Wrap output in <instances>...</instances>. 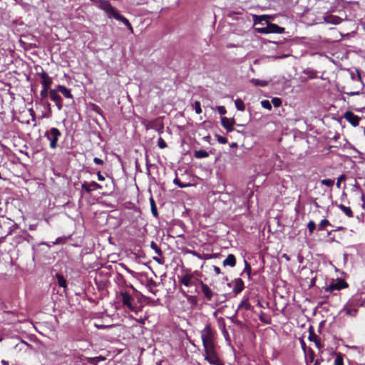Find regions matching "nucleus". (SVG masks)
Listing matches in <instances>:
<instances>
[{
	"label": "nucleus",
	"instance_id": "24",
	"mask_svg": "<svg viewBox=\"0 0 365 365\" xmlns=\"http://www.w3.org/2000/svg\"><path fill=\"white\" fill-rule=\"evenodd\" d=\"M56 277L57 279L58 286L66 289L67 287V282L64 277L62 274L58 273L56 274Z\"/></svg>",
	"mask_w": 365,
	"mask_h": 365
},
{
	"label": "nucleus",
	"instance_id": "48",
	"mask_svg": "<svg viewBox=\"0 0 365 365\" xmlns=\"http://www.w3.org/2000/svg\"><path fill=\"white\" fill-rule=\"evenodd\" d=\"M217 109L218 113L220 115H225L227 113V110H226V109H225V108L224 106H218L217 108Z\"/></svg>",
	"mask_w": 365,
	"mask_h": 365
},
{
	"label": "nucleus",
	"instance_id": "45",
	"mask_svg": "<svg viewBox=\"0 0 365 365\" xmlns=\"http://www.w3.org/2000/svg\"><path fill=\"white\" fill-rule=\"evenodd\" d=\"M185 252L186 254H190V255H192V256L194 257H196L199 259V257H200V254L198 253L197 252L195 251V250H186L185 251Z\"/></svg>",
	"mask_w": 365,
	"mask_h": 365
},
{
	"label": "nucleus",
	"instance_id": "14",
	"mask_svg": "<svg viewBox=\"0 0 365 365\" xmlns=\"http://www.w3.org/2000/svg\"><path fill=\"white\" fill-rule=\"evenodd\" d=\"M38 75L41 77V78L42 80L41 81L42 86L45 87V88H50V86L52 84L53 81H52V78L48 75V73H46L45 71H42V72L38 73Z\"/></svg>",
	"mask_w": 365,
	"mask_h": 365
},
{
	"label": "nucleus",
	"instance_id": "8",
	"mask_svg": "<svg viewBox=\"0 0 365 365\" xmlns=\"http://www.w3.org/2000/svg\"><path fill=\"white\" fill-rule=\"evenodd\" d=\"M57 89H51L49 91V97L52 101H53L58 110L63 108V99L61 96L58 93Z\"/></svg>",
	"mask_w": 365,
	"mask_h": 365
},
{
	"label": "nucleus",
	"instance_id": "58",
	"mask_svg": "<svg viewBox=\"0 0 365 365\" xmlns=\"http://www.w3.org/2000/svg\"><path fill=\"white\" fill-rule=\"evenodd\" d=\"M310 78H314L317 77L316 73L314 71L310 72L309 75Z\"/></svg>",
	"mask_w": 365,
	"mask_h": 365
},
{
	"label": "nucleus",
	"instance_id": "34",
	"mask_svg": "<svg viewBox=\"0 0 365 365\" xmlns=\"http://www.w3.org/2000/svg\"><path fill=\"white\" fill-rule=\"evenodd\" d=\"M344 310L346 314L350 316H355L358 311L356 309L350 307L349 306H346Z\"/></svg>",
	"mask_w": 365,
	"mask_h": 365
},
{
	"label": "nucleus",
	"instance_id": "55",
	"mask_svg": "<svg viewBox=\"0 0 365 365\" xmlns=\"http://www.w3.org/2000/svg\"><path fill=\"white\" fill-rule=\"evenodd\" d=\"M323 361V359H317L316 361H314V363L313 365H321L322 362Z\"/></svg>",
	"mask_w": 365,
	"mask_h": 365
},
{
	"label": "nucleus",
	"instance_id": "50",
	"mask_svg": "<svg viewBox=\"0 0 365 365\" xmlns=\"http://www.w3.org/2000/svg\"><path fill=\"white\" fill-rule=\"evenodd\" d=\"M244 272H247V274L250 276V272H251V267L248 262L245 261V267Z\"/></svg>",
	"mask_w": 365,
	"mask_h": 365
},
{
	"label": "nucleus",
	"instance_id": "42",
	"mask_svg": "<svg viewBox=\"0 0 365 365\" xmlns=\"http://www.w3.org/2000/svg\"><path fill=\"white\" fill-rule=\"evenodd\" d=\"M158 145L160 149H164L168 147L167 143L162 137H159L158 140Z\"/></svg>",
	"mask_w": 365,
	"mask_h": 365
},
{
	"label": "nucleus",
	"instance_id": "20",
	"mask_svg": "<svg viewBox=\"0 0 365 365\" xmlns=\"http://www.w3.org/2000/svg\"><path fill=\"white\" fill-rule=\"evenodd\" d=\"M156 287H157V283L155 280H153V279H149L147 280L146 287L148 288L149 292H151L154 295H156V293L158 292V290L154 289V288Z\"/></svg>",
	"mask_w": 365,
	"mask_h": 365
},
{
	"label": "nucleus",
	"instance_id": "35",
	"mask_svg": "<svg viewBox=\"0 0 365 365\" xmlns=\"http://www.w3.org/2000/svg\"><path fill=\"white\" fill-rule=\"evenodd\" d=\"M328 225H331L329 221L327 219H324L321 220L320 223L319 224L318 229L319 230H324Z\"/></svg>",
	"mask_w": 365,
	"mask_h": 365
},
{
	"label": "nucleus",
	"instance_id": "12",
	"mask_svg": "<svg viewBox=\"0 0 365 365\" xmlns=\"http://www.w3.org/2000/svg\"><path fill=\"white\" fill-rule=\"evenodd\" d=\"M81 187L87 193H90L91 191H93V190L102 189V186L94 181H93L91 182H87L85 181L82 183Z\"/></svg>",
	"mask_w": 365,
	"mask_h": 365
},
{
	"label": "nucleus",
	"instance_id": "62",
	"mask_svg": "<svg viewBox=\"0 0 365 365\" xmlns=\"http://www.w3.org/2000/svg\"><path fill=\"white\" fill-rule=\"evenodd\" d=\"M6 315H8V316H9V315L14 316V312H6Z\"/></svg>",
	"mask_w": 365,
	"mask_h": 365
},
{
	"label": "nucleus",
	"instance_id": "15",
	"mask_svg": "<svg viewBox=\"0 0 365 365\" xmlns=\"http://www.w3.org/2000/svg\"><path fill=\"white\" fill-rule=\"evenodd\" d=\"M308 339L311 341H314L316 344V346L318 349H321L322 345L320 342V339L318 336L315 334L314 330L312 326L309 328V336Z\"/></svg>",
	"mask_w": 365,
	"mask_h": 365
},
{
	"label": "nucleus",
	"instance_id": "9",
	"mask_svg": "<svg viewBox=\"0 0 365 365\" xmlns=\"http://www.w3.org/2000/svg\"><path fill=\"white\" fill-rule=\"evenodd\" d=\"M195 280H197V279H195L194 274L188 270L185 274L180 278L179 282L184 286L189 287L194 285Z\"/></svg>",
	"mask_w": 365,
	"mask_h": 365
},
{
	"label": "nucleus",
	"instance_id": "1",
	"mask_svg": "<svg viewBox=\"0 0 365 365\" xmlns=\"http://www.w3.org/2000/svg\"><path fill=\"white\" fill-rule=\"evenodd\" d=\"M98 8L104 11L109 19H115L118 21H121L131 33H133V29L132 25L128 19L121 15L109 2L108 0H99Z\"/></svg>",
	"mask_w": 365,
	"mask_h": 365
},
{
	"label": "nucleus",
	"instance_id": "44",
	"mask_svg": "<svg viewBox=\"0 0 365 365\" xmlns=\"http://www.w3.org/2000/svg\"><path fill=\"white\" fill-rule=\"evenodd\" d=\"M91 108L93 111L102 115V110L98 105L93 103L91 104Z\"/></svg>",
	"mask_w": 365,
	"mask_h": 365
},
{
	"label": "nucleus",
	"instance_id": "54",
	"mask_svg": "<svg viewBox=\"0 0 365 365\" xmlns=\"http://www.w3.org/2000/svg\"><path fill=\"white\" fill-rule=\"evenodd\" d=\"M213 269L216 274H220L221 273V269L219 267L214 266Z\"/></svg>",
	"mask_w": 365,
	"mask_h": 365
},
{
	"label": "nucleus",
	"instance_id": "2",
	"mask_svg": "<svg viewBox=\"0 0 365 365\" xmlns=\"http://www.w3.org/2000/svg\"><path fill=\"white\" fill-rule=\"evenodd\" d=\"M268 18L269 16L266 15L253 16L254 24L256 26L255 29L258 33H274V24L269 22Z\"/></svg>",
	"mask_w": 365,
	"mask_h": 365
},
{
	"label": "nucleus",
	"instance_id": "10",
	"mask_svg": "<svg viewBox=\"0 0 365 365\" xmlns=\"http://www.w3.org/2000/svg\"><path fill=\"white\" fill-rule=\"evenodd\" d=\"M73 361L75 364H85L86 362L91 363V364H95L96 358L86 357L83 354H73Z\"/></svg>",
	"mask_w": 365,
	"mask_h": 365
},
{
	"label": "nucleus",
	"instance_id": "56",
	"mask_svg": "<svg viewBox=\"0 0 365 365\" xmlns=\"http://www.w3.org/2000/svg\"><path fill=\"white\" fill-rule=\"evenodd\" d=\"M98 179L100 181H103L105 180V178L101 175V172H98L97 174Z\"/></svg>",
	"mask_w": 365,
	"mask_h": 365
},
{
	"label": "nucleus",
	"instance_id": "32",
	"mask_svg": "<svg viewBox=\"0 0 365 365\" xmlns=\"http://www.w3.org/2000/svg\"><path fill=\"white\" fill-rule=\"evenodd\" d=\"M150 247L152 248V250H153L155 251V252L158 255L161 256L163 255V252H162L161 249L158 247V245L155 242H153V241L151 242Z\"/></svg>",
	"mask_w": 365,
	"mask_h": 365
},
{
	"label": "nucleus",
	"instance_id": "64",
	"mask_svg": "<svg viewBox=\"0 0 365 365\" xmlns=\"http://www.w3.org/2000/svg\"><path fill=\"white\" fill-rule=\"evenodd\" d=\"M163 126L162 125V127L159 129L158 132L160 133H162L163 132Z\"/></svg>",
	"mask_w": 365,
	"mask_h": 365
},
{
	"label": "nucleus",
	"instance_id": "57",
	"mask_svg": "<svg viewBox=\"0 0 365 365\" xmlns=\"http://www.w3.org/2000/svg\"><path fill=\"white\" fill-rule=\"evenodd\" d=\"M345 179H346L345 175H340V176L338 178V179H337V180H338L339 181L341 182V181H343V180H345Z\"/></svg>",
	"mask_w": 365,
	"mask_h": 365
},
{
	"label": "nucleus",
	"instance_id": "53",
	"mask_svg": "<svg viewBox=\"0 0 365 365\" xmlns=\"http://www.w3.org/2000/svg\"><path fill=\"white\" fill-rule=\"evenodd\" d=\"M282 105V100L279 98L275 97V108H279Z\"/></svg>",
	"mask_w": 365,
	"mask_h": 365
},
{
	"label": "nucleus",
	"instance_id": "40",
	"mask_svg": "<svg viewBox=\"0 0 365 365\" xmlns=\"http://www.w3.org/2000/svg\"><path fill=\"white\" fill-rule=\"evenodd\" d=\"M321 183L331 187L334 185V180L331 179H324L321 180Z\"/></svg>",
	"mask_w": 365,
	"mask_h": 365
},
{
	"label": "nucleus",
	"instance_id": "7",
	"mask_svg": "<svg viewBox=\"0 0 365 365\" xmlns=\"http://www.w3.org/2000/svg\"><path fill=\"white\" fill-rule=\"evenodd\" d=\"M349 287V284L343 279H337L335 282L330 284L326 289V292H333L335 290H341Z\"/></svg>",
	"mask_w": 365,
	"mask_h": 365
},
{
	"label": "nucleus",
	"instance_id": "5",
	"mask_svg": "<svg viewBox=\"0 0 365 365\" xmlns=\"http://www.w3.org/2000/svg\"><path fill=\"white\" fill-rule=\"evenodd\" d=\"M60 136H61V133L56 128H51L49 130L45 133V137H46L49 140V145L52 149L57 148L58 141Z\"/></svg>",
	"mask_w": 365,
	"mask_h": 365
},
{
	"label": "nucleus",
	"instance_id": "33",
	"mask_svg": "<svg viewBox=\"0 0 365 365\" xmlns=\"http://www.w3.org/2000/svg\"><path fill=\"white\" fill-rule=\"evenodd\" d=\"M51 89L49 88L43 87L42 90L40 92L41 101H43L48 96H49V91Z\"/></svg>",
	"mask_w": 365,
	"mask_h": 365
},
{
	"label": "nucleus",
	"instance_id": "19",
	"mask_svg": "<svg viewBox=\"0 0 365 365\" xmlns=\"http://www.w3.org/2000/svg\"><path fill=\"white\" fill-rule=\"evenodd\" d=\"M222 264L224 266H230L232 267H235L236 264L235 256L232 254L228 255L227 258L223 261Z\"/></svg>",
	"mask_w": 365,
	"mask_h": 365
},
{
	"label": "nucleus",
	"instance_id": "41",
	"mask_svg": "<svg viewBox=\"0 0 365 365\" xmlns=\"http://www.w3.org/2000/svg\"><path fill=\"white\" fill-rule=\"evenodd\" d=\"M334 365H344V359L341 354L335 358Z\"/></svg>",
	"mask_w": 365,
	"mask_h": 365
},
{
	"label": "nucleus",
	"instance_id": "60",
	"mask_svg": "<svg viewBox=\"0 0 365 365\" xmlns=\"http://www.w3.org/2000/svg\"><path fill=\"white\" fill-rule=\"evenodd\" d=\"M62 241V238L61 237H58L56 240V242H54V244L57 245V244H60Z\"/></svg>",
	"mask_w": 365,
	"mask_h": 365
},
{
	"label": "nucleus",
	"instance_id": "13",
	"mask_svg": "<svg viewBox=\"0 0 365 365\" xmlns=\"http://www.w3.org/2000/svg\"><path fill=\"white\" fill-rule=\"evenodd\" d=\"M200 287L202 292L207 301H211L212 297L214 295V292L210 289V288L205 284L202 281H200Z\"/></svg>",
	"mask_w": 365,
	"mask_h": 365
},
{
	"label": "nucleus",
	"instance_id": "37",
	"mask_svg": "<svg viewBox=\"0 0 365 365\" xmlns=\"http://www.w3.org/2000/svg\"><path fill=\"white\" fill-rule=\"evenodd\" d=\"M254 85L259 86H265L267 85V82L265 81H261L259 79L252 78L250 81Z\"/></svg>",
	"mask_w": 365,
	"mask_h": 365
},
{
	"label": "nucleus",
	"instance_id": "6",
	"mask_svg": "<svg viewBox=\"0 0 365 365\" xmlns=\"http://www.w3.org/2000/svg\"><path fill=\"white\" fill-rule=\"evenodd\" d=\"M123 305L128 307L132 312H137V307L133 304V297L126 292L120 293Z\"/></svg>",
	"mask_w": 365,
	"mask_h": 365
},
{
	"label": "nucleus",
	"instance_id": "63",
	"mask_svg": "<svg viewBox=\"0 0 365 365\" xmlns=\"http://www.w3.org/2000/svg\"><path fill=\"white\" fill-rule=\"evenodd\" d=\"M340 185H341V182H340V181H339V180H337V182H336V186H337L338 187H340Z\"/></svg>",
	"mask_w": 365,
	"mask_h": 365
},
{
	"label": "nucleus",
	"instance_id": "59",
	"mask_svg": "<svg viewBox=\"0 0 365 365\" xmlns=\"http://www.w3.org/2000/svg\"><path fill=\"white\" fill-rule=\"evenodd\" d=\"M301 345H302V348L303 349V350L305 351L306 344L304 340H301Z\"/></svg>",
	"mask_w": 365,
	"mask_h": 365
},
{
	"label": "nucleus",
	"instance_id": "22",
	"mask_svg": "<svg viewBox=\"0 0 365 365\" xmlns=\"http://www.w3.org/2000/svg\"><path fill=\"white\" fill-rule=\"evenodd\" d=\"M337 207L347 216L348 217H352L354 216L353 211L349 207H346L343 204H339Z\"/></svg>",
	"mask_w": 365,
	"mask_h": 365
},
{
	"label": "nucleus",
	"instance_id": "47",
	"mask_svg": "<svg viewBox=\"0 0 365 365\" xmlns=\"http://www.w3.org/2000/svg\"><path fill=\"white\" fill-rule=\"evenodd\" d=\"M217 141L220 143H222V144H226L227 143V140L226 138L225 137H222L221 135H217Z\"/></svg>",
	"mask_w": 365,
	"mask_h": 365
},
{
	"label": "nucleus",
	"instance_id": "23",
	"mask_svg": "<svg viewBox=\"0 0 365 365\" xmlns=\"http://www.w3.org/2000/svg\"><path fill=\"white\" fill-rule=\"evenodd\" d=\"M182 293L184 297H186L187 301L188 303L192 306H196L197 303V299L196 296L194 295H188L186 294L185 291H182Z\"/></svg>",
	"mask_w": 365,
	"mask_h": 365
},
{
	"label": "nucleus",
	"instance_id": "38",
	"mask_svg": "<svg viewBox=\"0 0 365 365\" xmlns=\"http://www.w3.org/2000/svg\"><path fill=\"white\" fill-rule=\"evenodd\" d=\"M240 308H245L246 310H250L251 308V305L248 302V299L243 300L239 305Z\"/></svg>",
	"mask_w": 365,
	"mask_h": 365
},
{
	"label": "nucleus",
	"instance_id": "28",
	"mask_svg": "<svg viewBox=\"0 0 365 365\" xmlns=\"http://www.w3.org/2000/svg\"><path fill=\"white\" fill-rule=\"evenodd\" d=\"M116 282L120 286H125L126 280L125 279L123 275L120 273H118L115 277Z\"/></svg>",
	"mask_w": 365,
	"mask_h": 365
},
{
	"label": "nucleus",
	"instance_id": "46",
	"mask_svg": "<svg viewBox=\"0 0 365 365\" xmlns=\"http://www.w3.org/2000/svg\"><path fill=\"white\" fill-rule=\"evenodd\" d=\"M174 182H175V184L178 185L179 187H181V188L185 187L187 186V185L183 184L182 182H181L180 179H178V178H175Z\"/></svg>",
	"mask_w": 365,
	"mask_h": 365
},
{
	"label": "nucleus",
	"instance_id": "29",
	"mask_svg": "<svg viewBox=\"0 0 365 365\" xmlns=\"http://www.w3.org/2000/svg\"><path fill=\"white\" fill-rule=\"evenodd\" d=\"M259 319L262 322L265 324H270L272 322L271 317L264 312L261 313V314L259 315Z\"/></svg>",
	"mask_w": 365,
	"mask_h": 365
},
{
	"label": "nucleus",
	"instance_id": "18",
	"mask_svg": "<svg viewBox=\"0 0 365 365\" xmlns=\"http://www.w3.org/2000/svg\"><path fill=\"white\" fill-rule=\"evenodd\" d=\"M244 282L242 279L237 278L235 282V287L233 288V292L235 294H240L244 289Z\"/></svg>",
	"mask_w": 365,
	"mask_h": 365
},
{
	"label": "nucleus",
	"instance_id": "43",
	"mask_svg": "<svg viewBox=\"0 0 365 365\" xmlns=\"http://www.w3.org/2000/svg\"><path fill=\"white\" fill-rule=\"evenodd\" d=\"M196 113L200 114L202 113L201 106L200 101H195L193 105Z\"/></svg>",
	"mask_w": 365,
	"mask_h": 365
},
{
	"label": "nucleus",
	"instance_id": "3",
	"mask_svg": "<svg viewBox=\"0 0 365 365\" xmlns=\"http://www.w3.org/2000/svg\"><path fill=\"white\" fill-rule=\"evenodd\" d=\"M201 339L204 349L215 346V332L210 324H207L201 331Z\"/></svg>",
	"mask_w": 365,
	"mask_h": 365
},
{
	"label": "nucleus",
	"instance_id": "21",
	"mask_svg": "<svg viewBox=\"0 0 365 365\" xmlns=\"http://www.w3.org/2000/svg\"><path fill=\"white\" fill-rule=\"evenodd\" d=\"M341 92L351 96H358L361 93L360 90H352V88H349L347 86H343Z\"/></svg>",
	"mask_w": 365,
	"mask_h": 365
},
{
	"label": "nucleus",
	"instance_id": "61",
	"mask_svg": "<svg viewBox=\"0 0 365 365\" xmlns=\"http://www.w3.org/2000/svg\"><path fill=\"white\" fill-rule=\"evenodd\" d=\"M230 147L231 148H235V147H237V143H232L230 144Z\"/></svg>",
	"mask_w": 365,
	"mask_h": 365
},
{
	"label": "nucleus",
	"instance_id": "27",
	"mask_svg": "<svg viewBox=\"0 0 365 365\" xmlns=\"http://www.w3.org/2000/svg\"><path fill=\"white\" fill-rule=\"evenodd\" d=\"M150 204L151 212H152L153 215L155 217H158V212L155 202L153 197L150 198Z\"/></svg>",
	"mask_w": 365,
	"mask_h": 365
},
{
	"label": "nucleus",
	"instance_id": "25",
	"mask_svg": "<svg viewBox=\"0 0 365 365\" xmlns=\"http://www.w3.org/2000/svg\"><path fill=\"white\" fill-rule=\"evenodd\" d=\"M315 358V353L314 350L312 349H309L308 351V355L306 357V365H309L311 363H314V361H316Z\"/></svg>",
	"mask_w": 365,
	"mask_h": 365
},
{
	"label": "nucleus",
	"instance_id": "36",
	"mask_svg": "<svg viewBox=\"0 0 365 365\" xmlns=\"http://www.w3.org/2000/svg\"><path fill=\"white\" fill-rule=\"evenodd\" d=\"M219 255L218 254H200V257H199V259H212V258H217V256Z\"/></svg>",
	"mask_w": 365,
	"mask_h": 365
},
{
	"label": "nucleus",
	"instance_id": "31",
	"mask_svg": "<svg viewBox=\"0 0 365 365\" xmlns=\"http://www.w3.org/2000/svg\"><path fill=\"white\" fill-rule=\"evenodd\" d=\"M235 104L238 110H241V111L245 110V106L244 102L241 99H240V98L236 99L235 101Z\"/></svg>",
	"mask_w": 365,
	"mask_h": 365
},
{
	"label": "nucleus",
	"instance_id": "16",
	"mask_svg": "<svg viewBox=\"0 0 365 365\" xmlns=\"http://www.w3.org/2000/svg\"><path fill=\"white\" fill-rule=\"evenodd\" d=\"M221 124L227 132H231L234 129L233 125L235 124V120L234 119H229L227 117H222Z\"/></svg>",
	"mask_w": 365,
	"mask_h": 365
},
{
	"label": "nucleus",
	"instance_id": "52",
	"mask_svg": "<svg viewBox=\"0 0 365 365\" xmlns=\"http://www.w3.org/2000/svg\"><path fill=\"white\" fill-rule=\"evenodd\" d=\"M29 113H30V115L31 116L32 120L35 121L36 120V113H35L34 109L33 108H30L29 110Z\"/></svg>",
	"mask_w": 365,
	"mask_h": 365
},
{
	"label": "nucleus",
	"instance_id": "11",
	"mask_svg": "<svg viewBox=\"0 0 365 365\" xmlns=\"http://www.w3.org/2000/svg\"><path fill=\"white\" fill-rule=\"evenodd\" d=\"M344 118L353 126L356 127L359 125L361 118L354 114L351 111H346L344 115Z\"/></svg>",
	"mask_w": 365,
	"mask_h": 365
},
{
	"label": "nucleus",
	"instance_id": "4",
	"mask_svg": "<svg viewBox=\"0 0 365 365\" xmlns=\"http://www.w3.org/2000/svg\"><path fill=\"white\" fill-rule=\"evenodd\" d=\"M205 359L212 365H225L216 351V346L204 349Z\"/></svg>",
	"mask_w": 365,
	"mask_h": 365
},
{
	"label": "nucleus",
	"instance_id": "30",
	"mask_svg": "<svg viewBox=\"0 0 365 365\" xmlns=\"http://www.w3.org/2000/svg\"><path fill=\"white\" fill-rule=\"evenodd\" d=\"M272 103L274 104V98L271 100V101L268 100H263L261 101V105L264 108L271 110L272 109Z\"/></svg>",
	"mask_w": 365,
	"mask_h": 365
},
{
	"label": "nucleus",
	"instance_id": "17",
	"mask_svg": "<svg viewBox=\"0 0 365 365\" xmlns=\"http://www.w3.org/2000/svg\"><path fill=\"white\" fill-rule=\"evenodd\" d=\"M56 89L58 92L61 93L65 98H71V99H72L73 98L71 90L67 88L66 86H62V85H58V86H57Z\"/></svg>",
	"mask_w": 365,
	"mask_h": 365
},
{
	"label": "nucleus",
	"instance_id": "49",
	"mask_svg": "<svg viewBox=\"0 0 365 365\" xmlns=\"http://www.w3.org/2000/svg\"><path fill=\"white\" fill-rule=\"evenodd\" d=\"M284 28L275 24V34H282L284 32Z\"/></svg>",
	"mask_w": 365,
	"mask_h": 365
},
{
	"label": "nucleus",
	"instance_id": "26",
	"mask_svg": "<svg viewBox=\"0 0 365 365\" xmlns=\"http://www.w3.org/2000/svg\"><path fill=\"white\" fill-rule=\"evenodd\" d=\"M209 156V153L203 150H195L194 153V157L197 159L207 158Z\"/></svg>",
	"mask_w": 365,
	"mask_h": 365
},
{
	"label": "nucleus",
	"instance_id": "39",
	"mask_svg": "<svg viewBox=\"0 0 365 365\" xmlns=\"http://www.w3.org/2000/svg\"><path fill=\"white\" fill-rule=\"evenodd\" d=\"M307 228L309 234H312L316 229V224L314 221L310 220L307 224Z\"/></svg>",
	"mask_w": 365,
	"mask_h": 365
},
{
	"label": "nucleus",
	"instance_id": "51",
	"mask_svg": "<svg viewBox=\"0 0 365 365\" xmlns=\"http://www.w3.org/2000/svg\"><path fill=\"white\" fill-rule=\"evenodd\" d=\"M93 162L96 164V165H103V160H101V158H98L97 157L94 158H93Z\"/></svg>",
	"mask_w": 365,
	"mask_h": 365
}]
</instances>
